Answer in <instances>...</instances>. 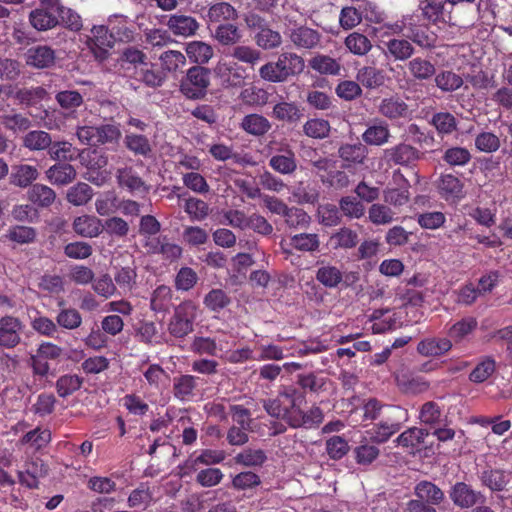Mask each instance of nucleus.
I'll return each instance as SVG.
<instances>
[{
  "instance_id": "f3484780",
  "label": "nucleus",
  "mask_w": 512,
  "mask_h": 512,
  "mask_svg": "<svg viewBox=\"0 0 512 512\" xmlns=\"http://www.w3.org/2000/svg\"><path fill=\"white\" fill-rule=\"evenodd\" d=\"M214 72L228 87L241 86L245 79V70L235 61L221 59L216 64Z\"/></svg>"
},
{
  "instance_id": "dca6fc26",
  "label": "nucleus",
  "mask_w": 512,
  "mask_h": 512,
  "mask_svg": "<svg viewBox=\"0 0 512 512\" xmlns=\"http://www.w3.org/2000/svg\"><path fill=\"white\" fill-rule=\"evenodd\" d=\"M449 496L452 502L460 508H470L477 503H484L485 497L481 492L475 491L472 487L465 482H456L450 492Z\"/></svg>"
},
{
  "instance_id": "0e129e2a",
  "label": "nucleus",
  "mask_w": 512,
  "mask_h": 512,
  "mask_svg": "<svg viewBox=\"0 0 512 512\" xmlns=\"http://www.w3.org/2000/svg\"><path fill=\"white\" fill-rule=\"evenodd\" d=\"M436 86L443 92H454L463 85V79L453 71H441L433 76Z\"/></svg>"
},
{
  "instance_id": "1a4fd4ad",
  "label": "nucleus",
  "mask_w": 512,
  "mask_h": 512,
  "mask_svg": "<svg viewBox=\"0 0 512 512\" xmlns=\"http://www.w3.org/2000/svg\"><path fill=\"white\" fill-rule=\"evenodd\" d=\"M421 152L407 143H399L383 151V161L389 165L410 166L418 161Z\"/></svg>"
},
{
  "instance_id": "e2e57ef3",
  "label": "nucleus",
  "mask_w": 512,
  "mask_h": 512,
  "mask_svg": "<svg viewBox=\"0 0 512 512\" xmlns=\"http://www.w3.org/2000/svg\"><path fill=\"white\" fill-rule=\"evenodd\" d=\"M394 210L388 204L375 203L368 210V218L375 225H386L397 219Z\"/></svg>"
},
{
  "instance_id": "39448f33",
  "label": "nucleus",
  "mask_w": 512,
  "mask_h": 512,
  "mask_svg": "<svg viewBox=\"0 0 512 512\" xmlns=\"http://www.w3.org/2000/svg\"><path fill=\"white\" fill-rule=\"evenodd\" d=\"M403 414H405V411L399 406L387 407V413L384 414L383 419L367 430L370 441L376 444L387 442L394 434L400 431Z\"/></svg>"
},
{
  "instance_id": "f257e3e1",
  "label": "nucleus",
  "mask_w": 512,
  "mask_h": 512,
  "mask_svg": "<svg viewBox=\"0 0 512 512\" xmlns=\"http://www.w3.org/2000/svg\"><path fill=\"white\" fill-rule=\"evenodd\" d=\"M306 402L304 392L297 387L283 386L275 398L263 400V408L271 417L283 420L293 429H312L318 427L324 419L322 409L312 405L307 411L302 409Z\"/></svg>"
},
{
  "instance_id": "aec40b11",
  "label": "nucleus",
  "mask_w": 512,
  "mask_h": 512,
  "mask_svg": "<svg viewBox=\"0 0 512 512\" xmlns=\"http://www.w3.org/2000/svg\"><path fill=\"white\" fill-rule=\"evenodd\" d=\"M448 337H426L417 344V352L425 357H440L452 349Z\"/></svg>"
},
{
  "instance_id": "a18cd8bd",
  "label": "nucleus",
  "mask_w": 512,
  "mask_h": 512,
  "mask_svg": "<svg viewBox=\"0 0 512 512\" xmlns=\"http://www.w3.org/2000/svg\"><path fill=\"white\" fill-rule=\"evenodd\" d=\"M391 134L388 124L380 122L370 125L362 134V140L367 145L382 146L389 141Z\"/></svg>"
},
{
  "instance_id": "423d86ee",
  "label": "nucleus",
  "mask_w": 512,
  "mask_h": 512,
  "mask_svg": "<svg viewBox=\"0 0 512 512\" xmlns=\"http://www.w3.org/2000/svg\"><path fill=\"white\" fill-rule=\"evenodd\" d=\"M419 10L424 20L432 24L460 26L459 15H455L448 0H422Z\"/></svg>"
},
{
  "instance_id": "4468645a",
  "label": "nucleus",
  "mask_w": 512,
  "mask_h": 512,
  "mask_svg": "<svg viewBox=\"0 0 512 512\" xmlns=\"http://www.w3.org/2000/svg\"><path fill=\"white\" fill-rule=\"evenodd\" d=\"M436 188L440 197L447 202H459L465 197L463 180L452 173H442Z\"/></svg>"
},
{
  "instance_id": "f03ea898",
  "label": "nucleus",
  "mask_w": 512,
  "mask_h": 512,
  "mask_svg": "<svg viewBox=\"0 0 512 512\" xmlns=\"http://www.w3.org/2000/svg\"><path fill=\"white\" fill-rule=\"evenodd\" d=\"M305 68L303 57L294 52L281 53L277 61H270L259 69L260 77L271 83H283L300 75Z\"/></svg>"
},
{
  "instance_id": "6e6552de",
  "label": "nucleus",
  "mask_w": 512,
  "mask_h": 512,
  "mask_svg": "<svg viewBox=\"0 0 512 512\" xmlns=\"http://www.w3.org/2000/svg\"><path fill=\"white\" fill-rule=\"evenodd\" d=\"M393 181L397 187H387L383 191V200L386 204L394 209H401L410 201V183L404 177L400 170L393 172Z\"/></svg>"
},
{
  "instance_id": "b1692460",
  "label": "nucleus",
  "mask_w": 512,
  "mask_h": 512,
  "mask_svg": "<svg viewBox=\"0 0 512 512\" xmlns=\"http://www.w3.org/2000/svg\"><path fill=\"white\" fill-rule=\"evenodd\" d=\"M511 473L502 469L487 468L480 475L481 484L489 488L492 492H501L506 489L510 482Z\"/></svg>"
},
{
  "instance_id": "5fc2aeb1",
  "label": "nucleus",
  "mask_w": 512,
  "mask_h": 512,
  "mask_svg": "<svg viewBox=\"0 0 512 512\" xmlns=\"http://www.w3.org/2000/svg\"><path fill=\"white\" fill-rule=\"evenodd\" d=\"M84 379L76 374H64L60 376L55 384L57 394L61 398H66L78 391L83 384Z\"/></svg>"
},
{
  "instance_id": "13d9d810",
  "label": "nucleus",
  "mask_w": 512,
  "mask_h": 512,
  "mask_svg": "<svg viewBox=\"0 0 512 512\" xmlns=\"http://www.w3.org/2000/svg\"><path fill=\"white\" fill-rule=\"evenodd\" d=\"M229 56L253 68L261 60L262 53L258 49L248 45H237L232 48Z\"/></svg>"
},
{
  "instance_id": "4be33fe9",
  "label": "nucleus",
  "mask_w": 512,
  "mask_h": 512,
  "mask_svg": "<svg viewBox=\"0 0 512 512\" xmlns=\"http://www.w3.org/2000/svg\"><path fill=\"white\" fill-rule=\"evenodd\" d=\"M291 42L299 49H313L320 43V33L307 26H299L290 31Z\"/></svg>"
},
{
  "instance_id": "6ab92c4d",
  "label": "nucleus",
  "mask_w": 512,
  "mask_h": 512,
  "mask_svg": "<svg viewBox=\"0 0 512 512\" xmlns=\"http://www.w3.org/2000/svg\"><path fill=\"white\" fill-rule=\"evenodd\" d=\"M165 25L173 35L185 38L194 36L200 27L196 18L184 14L169 15Z\"/></svg>"
},
{
  "instance_id": "7ed1b4c3",
  "label": "nucleus",
  "mask_w": 512,
  "mask_h": 512,
  "mask_svg": "<svg viewBox=\"0 0 512 512\" xmlns=\"http://www.w3.org/2000/svg\"><path fill=\"white\" fill-rule=\"evenodd\" d=\"M197 318V305L192 300H185L174 308L169 319L168 332L177 339H183L194 331Z\"/></svg>"
},
{
  "instance_id": "393cba45",
  "label": "nucleus",
  "mask_w": 512,
  "mask_h": 512,
  "mask_svg": "<svg viewBox=\"0 0 512 512\" xmlns=\"http://www.w3.org/2000/svg\"><path fill=\"white\" fill-rule=\"evenodd\" d=\"M239 126L244 132L254 137H263L272 128L271 122L262 114L257 113L245 115Z\"/></svg>"
},
{
  "instance_id": "6e6d98bb",
  "label": "nucleus",
  "mask_w": 512,
  "mask_h": 512,
  "mask_svg": "<svg viewBox=\"0 0 512 512\" xmlns=\"http://www.w3.org/2000/svg\"><path fill=\"white\" fill-rule=\"evenodd\" d=\"M330 131L329 121L322 118L308 119L303 125V133L313 139H325L329 137Z\"/></svg>"
},
{
  "instance_id": "4d7b16f0",
  "label": "nucleus",
  "mask_w": 512,
  "mask_h": 512,
  "mask_svg": "<svg viewBox=\"0 0 512 512\" xmlns=\"http://www.w3.org/2000/svg\"><path fill=\"white\" fill-rule=\"evenodd\" d=\"M124 143L126 148L135 155L148 157L152 152V147L149 139L141 134H126L124 138Z\"/></svg>"
},
{
  "instance_id": "473e14b6",
  "label": "nucleus",
  "mask_w": 512,
  "mask_h": 512,
  "mask_svg": "<svg viewBox=\"0 0 512 512\" xmlns=\"http://www.w3.org/2000/svg\"><path fill=\"white\" fill-rule=\"evenodd\" d=\"M135 78L149 87L161 86L166 78L165 73L157 65L146 62L135 71Z\"/></svg>"
},
{
  "instance_id": "603ef678",
  "label": "nucleus",
  "mask_w": 512,
  "mask_h": 512,
  "mask_svg": "<svg viewBox=\"0 0 512 512\" xmlns=\"http://www.w3.org/2000/svg\"><path fill=\"white\" fill-rule=\"evenodd\" d=\"M52 138L51 135L43 130L29 131L22 140L23 147L30 151L49 150Z\"/></svg>"
},
{
  "instance_id": "7c9ffc66",
  "label": "nucleus",
  "mask_w": 512,
  "mask_h": 512,
  "mask_svg": "<svg viewBox=\"0 0 512 512\" xmlns=\"http://www.w3.org/2000/svg\"><path fill=\"white\" fill-rule=\"evenodd\" d=\"M39 177V171L35 166L20 164L13 167L10 175V183L19 188L31 187Z\"/></svg>"
},
{
  "instance_id": "2f4dec72",
  "label": "nucleus",
  "mask_w": 512,
  "mask_h": 512,
  "mask_svg": "<svg viewBox=\"0 0 512 512\" xmlns=\"http://www.w3.org/2000/svg\"><path fill=\"white\" fill-rule=\"evenodd\" d=\"M428 436V431L423 428L412 427L402 432L395 440L398 446L414 453Z\"/></svg>"
},
{
  "instance_id": "3c124183",
  "label": "nucleus",
  "mask_w": 512,
  "mask_h": 512,
  "mask_svg": "<svg viewBox=\"0 0 512 512\" xmlns=\"http://www.w3.org/2000/svg\"><path fill=\"white\" fill-rule=\"evenodd\" d=\"M185 51L190 61L200 66L206 64L213 56V48L202 41L187 43Z\"/></svg>"
},
{
  "instance_id": "412c9836",
  "label": "nucleus",
  "mask_w": 512,
  "mask_h": 512,
  "mask_svg": "<svg viewBox=\"0 0 512 512\" xmlns=\"http://www.w3.org/2000/svg\"><path fill=\"white\" fill-rule=\"evenodd\" d=\"M116 178L119 187L127 189L131 193H147L149 191V186L133 167L119 168Z\"/></svg>"
},
{
  "instance_id": "680f3d73",
  "label": "nucleus",
  "mask_w": 512,
  "mask_h": 512,
  "mask_svg": "<svg viewBox=\"0 0 512 512\" xmlns=\"http://www.w3.org/2000/svg\"><path fill=\"white\" fill-rule=\"evenodd\" d=\"M357 80L364 87L374 89L384 84L385 77L383 71L372 66H365L358 71Z\"/></svg>"
},
{
  "instance_id": "c756f323",
  "label": "nucleus",
  "mask_w": 512,
  "mask_h": 512,
  "mask_svg": "<svg viewBox=\"0 0 512 512\" xmlns=\"http://www.w3.org/2000/svg\"><path fill=\"white\" fill-rule=\"evenodd\" d=\"M409 74L416 81H428L436 73L435 64L423 57H414L406 65Z\"/></svg>"
},
{
  "instance_id": "0eeeda50",
  "label": "nucleus",
  "mask_w": 512,
  "mask_h": 512,
  "mask_svg": "<svg viewBox=\"0 0 512 512\" xmlns=\"http://www.w3.org/2000/svg\"><path fill=\"white\" fill-rule=\"evenodd\" d=\"M59 0H40L39 7L29 14L31 25L38 31H47L59 24Z\"/></svg>"
},
{
  "instance_id": "bb28decb",
  "label": "nucleus",
  "mask_w": 512,
  "mask_h": 512,
  "mask_svg": "<svg viewBox=\"0 0 512 512\" xmlns=\"http://www.w3.org/2000/svg\"><path fill=\"white\" fill-rule=\"evenodd\" d=\"M449 7L455 15H459L460 26L473 24L479 11L477 0H448Z\"/></svg>"
},
{
  "instance_id": "4c0bfd02",
  "label": "nucleus",
  "mask_w": 512,
  "mask_h": 512,
  "mask_svg": "<svg viewBox=\"0 0 512 512\" xmlns=\"http://www.w3.org/2000/svg\"><path fill=\"white\" fill-rule=\"evenodd\" d=\"M400 390L405 394L417 395L428 390L430 384L422 376L402 374L396 379Z\"/></svg>"
},
{
  "instance_id": "f704fd0d",
  "label": "nucleus",
  "mask_w": 512,
  "mask_h": 512,
  "mask_svg": "<svg viewBox=\"0 0 512 512\" xmlns=\"http://www.w3.org/2000/svg\"><path fill=\"white\" fill-rule=\"evenodd\" d=\"M65 300L61 299L58 301V306L61 307L57 313L55 320L57 326L66 330H75L82 324V316L80 312L75 308L65 307Z\"/></svg>"
},
{
  "instance_id": "de8ad7c7",
  "label": "nucleus",
  "mask_w": 512,
  "mask_h": 512,
  "mask_svg": "<svg viewBox=\"0 0 512 512\" xmlns=\"http://www.w3.org/2000/svg\"><path fill=\"white\" fill-rule=\"evenodd\" d=\"M385 45L387 54L398 61L409 60L415 52L412 43L407 39L393 38L387 41Z\"/></svg>"
},
{
  "instance_id": "79ce46f5",
  "label": "nucleus",
  "mask_w": 512,
  "mask_h": 512,
  "mask_svg": "<svg viewBox=\"0 0 512 512\" xmlns=\"http://www.w3.org/2000/svg\"><path fill=\"white\" fill-rule=\"evenodd\" d=\"M415 495L431 505H439L445 498L444 492L434 483L422 480L414 488Z\"/></svg>"
},
{
  "instance_id": "c03bdc74",
  "label": "nucleus",
  "mask_w": 512,
  "mask_h": 512,
  "mask_svg": "<svg viewBox=\"0 0 512 512\" xmlns=\"http://www.w3.org/2000/svg\"><path fill=\"white\" fill-rule=\"evenodd\" d=\"M172 299L173 293L171 288L166 285H160L151 295L150 308L156 313H166L173 306Z\"/></svg>"
},
{
  "instance_id": "49530a36",
  "label": "nucleus",
  "mask_w": 512,
  "mask_h": 512,
  "mask_svg": "<svg viewBox=\"0 0 512 512\" xmlns=\"http://www.w3.org/2000/svg\"><path fill=\"white\" fill-rule=\"evenodd\" d=\"M207 17L212 23L235 21L238 11L228 2H217L209 7Z\"/></svg>"
},
{
  "instance_id": "a211bd4d",
  "label": "nucleus",
  "mask_w": 512,
  "mask_h": 512,
  "mask_svg": "<svg viewBox=\"0 0 512 512\" xmlns=\"http://www.w3.org/2000/svg\"><path fill=\"white\" fill-rule=\"evenodd\" d=\"M378 111L389 120L407 119L412 113L409 105L397 94L383 98Z\"/></svg>"
},
{
  "instance_id": "72a5a7b5",
  "label": "nucleus",
  "mask_w": 512,
  "mask_h": 512,
  "mask_svg": "<svg viewBox=\"0 0 512 512\" xmlns=\"http://www.w3.org/2000/svg\"><path fill=\"white\" fill-rule=\"evenodd\" d=\"M226 458L223 450L203 449L195 458L188 459L184 466L190 471H197L198 465L211 466L222 463Z\"/></svg>"
},
{
  "instance_id": "58836bf2",
  "label": "nucleus",
  "mask_w": 512,
  "mask_h": 512,
  "mask_svg": "<svg viewBox=\"0 0 512 512\" xmlns=\"http://www.w3.org/2000/svg\"><path fill=\"white\" fill-rule=\"evenodd\" d=\"M27 197L31 203L41 208L50 207L56 199L55 191L44 184H34L27 192Z\"/></svg>"
},
{
  "instance_id": "37998d69",
  "label": "nucleus",
  "mask_w": 512,
  "mask_h": 512,
  "mask_svg": "<svg viewBox=\"0 0 512 512\" xmlns=\"http://www.w3.org/2000/svg\"><path fill=\"white\" fill-rule=\"evenodd\" d=\"M309 66L321 75L337 76L341 71V63L324 54H317L309 60Z\"/></svg>"
},
{
  "instance_id": "e433bc0d",
  "label": "nucleus",
  "mask_w": 512,
  "mask_h": 512,
  "mask_svg": "<svg viewBox=\"0 0 512 512\" xmlns=\"http://www.w3.org/2000/svg\"><path fill=\"white\" fill-rule=\"evenodd\" d=\"M73 230L82 237L93 238L102 232V224L95 216L82 215L74 219Z\"/></svg>"
},
{
  "instance_id": "a19ab883",
  "label": "nucleus",
  "mask_w": 512,
  "mask_h": 512,
  "mask_svg": "<svg viewBox=\"0 0 512 512\" xmlns=\"http://www.w3.org/2000/svg\"><path fill=\"white\" fill-rule=\"evenodd\" d=\"M48 180L56 185H67L76 178V170L69 163H56L46 171Z\"/></svg>"
},
{
  "instance_id": "c9c22d12",
  "label": "nucleus",
  "mask_w": 512,
  "mask_h": 512,
  "mask_svg": "<svg viewBox=\"0 0 512 512\" xmlns=\"http://www.w3.org/2000/svg\"><path fill=\"white\" fill-rule=\"evenodd\" d=\"M269 166L277 173L291 175L297 170V159L292 149H287L284 154H276L270 157Z\"/></svg>"
},
{
  "instance_id": "ddd939ff",
  "label": "nucleus",
  "mask_w": 512,
  "mask_h": 512,
  "mask_svg": "<svg viewBox=\"0 0 512 512\" xmlns=\"http://www.w3.org/2000/svg\"><path fill=\"white\" fill-rule=\"evenodd\" d=\"M478 329V320L474 316H464L451 324H446V333L452 345L469 341Z\"/></svg>"
},
{
  "instance_id": "774afa93",
  "label": "nucleus",
  "mask_w": 512,
  "mask_h": 512,
  "mask_svg": "<svg viewBox=\"0 0 512 512\" xmlns=\"http://www.w3.org/2000/svg\"><path fill=\"white\" fill-rule=\"evenodd\" d=\"M149 386L155 390H162L169 381V374L159 364H151L143 373Z\"/></svg>"
},
{
  "instance_id": "c85d7f7f",
  "label": "nucleus",
  "mask_w": 512,
  "mask_h": 512,
  "mask_svg": "<svg viewBox=\"0 0 512 512\" xmlns=\"http://www.w3.org/2000/svg\"><path fill=\"white\" fill-rule=\"evenodd\" d=\"M223 341L217 337L196 336L191 343V350L198 355L216 357L224 351Z\"/></svg>"
},
{
  "instance_id": "bf43d9fd",
  "label": "nucleus",
  "mask_w": 512,
  "mask_h": 512,
  "mask_svg": "<svg viewBox=\"0 0 512 512\" xmlns=\"http://www.w3.org/2000/svg\"><path fill=\"white\" fill-rule=\"evenodd\" d=\"M472 156L470 151L465 147L453 146L447 148L442 155V161L450 166H465L471 160Z\"/></svg>"
},
{
  "instance_id": "a878e982",
  "label": "nucleus",
  "mask_w": 512,
  "mask_h": 512,
  "mask_svg": "<svg viewBox=\"0 0 512 512\" xmlns=\"http://www.w3.org/2000/svg\"><path fill=\"white\" fill-rule=\"evenodd\" d=\"M55 51L46 45H37L28 49L27 64L29 66L43 69L49 68L55 63Z\"/></svg>"
},
{
  "instance_id": "052dcab7",
  "label": "nucleus",
  "mask_w": 512,
  "mask_h": 512,
  "mask_svg": "<svg viewBox=\"0 0 512 512\" xmlns=\"http://www.w3.org/2000/svg\"><path fill=\"white\" fill-rule=\"evenodd\" d=\"M334 249H352L359 243V235L348 227H342L331 236Z\"/></svg>"
},
{
  "instance_id": "5701e85b",
  "label": "nucleus",
  "mask_w": 512,
  "mask_h": 512,
  "mask_svg": "<svg viewBox=\"0 0 512 512\" xmlns=\"http://www.w3.org/2000/svg\"><path fill=\"white\" fill-rule=\"evenodd\" d=\"M303 111L295 102L282 101L273 106L272 117L278 121L295 125L304 117Z\"/></svg>"
},
{
  "instance_id": "f8f14e48",
  "label": "nucleus",
  "mask_w": 512,
  "mask_h": 512,
  "mask_svg": "<svg viewBox=\"0 0 512 512\" xmlns=\"http://www.w3.org/2000/svg\"><path fill=\"white\" fill-rule=\"evenodd\" d=\"M200 378L191 374H180L172 380V394L181 402L193 401L200 394Z\"/></svg>"
},
{
  "instance_id": "20e7f679",
  "label": "nucleus",
  "mask_w": 512,
  "mask_h": 512,
  "mask_svg": "<svg viewBox=\"0 0 512 512\" xmlns=\"http://www.w3.org/2000/svg\"><path fill=\"white\" fill-rule=\"evenodd\" d=\"M211 81V70L196 65L187 70L186 76L180 82V92L188 99H202L207 94Z\"/></svg>"
},
{
  "instance_id": "864d4df0",
  "label": "nucleus",
  "mask_w": 512,
  "mask_h": 512,
  "mask_svg": "<svg viewBox=\"0 0 512 512\" xmlns=\"http://www.w3.org/2000/svg\"><path fill=\"white\" fill-rule=\"evenodd\" d=\"M52 439L49 429H41L37 427L25 433L19 440L21 445H30L35 450L46 447Z\"/></svg>"
},
{
  "instance_id": "09e8293b",
  "label": "nucleus",
  "mask_w": 512,
  "mask_h": 512,
  "mask_svg": "<svg viewBox=\"0 0 512 512\" xmlns=\"http://www.w3.org/2000/svg\"><path fill=\"white\" fill-rule=\"evenodd\" d=\"M48 154L54 161L68 163L77 158L78 149L68 141L51 142Z\"/></svg>"
},
{
  "instance_id": "cd10ccee",
  "label": "nucleus",
  "mask_w": 512,
  "mask_h": 512,
  "mask_svg": "<svg viewBox=\"0 0 512 512\" xmlns=\"http://www.w3.org/2000/svg\"><path fill=\"white\" fill-rule=\"evenodd\" d=\"M328 378L319 375L316 372L301 373L296 376V384L301 392L319 394L326 390Z\"/></svg>"
},
{
  "instance_id": "69168bd1",
  "label": "nucleus",
  "mask_w": 512,
  "mask_h": 512,
  "mask_svg": "<svg viewBox=\"0 0 512 512\" xmlns=\"http://www.w3.org/2000/svg\"><path fill=\"white\" fill-rule=\"evenodd\" d=\"M57 16L59 24L70 31L79 32L83 27L81 16L73 9L63 6L61 0H59Z\"/></svg>"
},
{
  "instance_id": "8fccbe9b",
  "label": "nucleus",
  "mask_w": 512,
  "mask_h": 512,
  "mask_svg": "<svg viewBox=\"0 0 512 512\" xmlns=\"http://www.w3.org/2000/svg\"><path fill=\"white\" fill-rule=\"evenodd\" d=\"M108 28L115 42L130 43L134 40V29L128 25L124 17L116 16L110 19Z\"/></svg>"
},
{
  "instance_id": "9d476101",
  "label": "nucleus",
  "mask_w": 512,
  "mask_h": 512,
  "mask_svg": "<svg viewBox=\"0 0 512 512\" xmlns=\"http://www.w3.org/2000/svg\"><path fill=\"white\" fill-rule=\"evenodd\" d=\"M91 34L92 36L88 39L87 45L94 57L100 61L107 59L109 50L113 47L115 42L108 26H93Z\"/></svg>"
},
{
  "instance_id": "2eb2a0df",
  "label": "nucleus",
  "mask_w": 512,
  "mask_h": 512,
  "mask_svg": "<svg viewBox=\"0 0 512 512\" xmlns=\"http://www.w3.org/2000/svg\"><path fill=\"white\" fill-rule=\"evenodd\" d=\"M418 16H409L407 33L404 35L416 45L422 48H432L437 41V35L427 24H418Z\"/></svg>"
},
{
  "instance_id": "9b49d317",
  "label": "nucleus",
  "mask_w": 512,
  "mask_h": 512,
  "mask_svg": "<svg viewBox=\"0 0 512 512\" xmlns=\"http://www.w3.org/2000/svg\"><path fill=\"white\" fill-rule=\"evenodd\" d=\"M24 325L18 317L5 315L0 317V347L13 349L21 342Z\"/></svg>"
},
{
  "instance_id": "ea45409f",
  "label": "nucleus",
  "mask_w": 512,
  "mask_h": 512,
  "mask_svg": "<svg viewBox=\"0 0 512 512\" xmlns=\"http://www.w3.org/2000/svg\"><path fill=\"white\" fill-rule=\"evenodd\" d=\"M315 278L325 288L334 289L343 283L344 275L338 267L325 264L318 267Z\"/></svg>"
},
{
  "instance_id": "338daca9",
  "label": "nucleus",
  "mask_w": 512,
  "mask_h": 512,
  "mask_svg": "<svg viewBox=\"0 0 512 512\" xmlns=\"http://www.w3.org/2000/svg\"><path fill=\"white\" fill-rule=\"evenodd\" d=\"M214 37L221 45L232 46L240 41L242 35L236 25L226 23L215 29Z\"/></svg>"
}]
</instances>
